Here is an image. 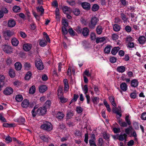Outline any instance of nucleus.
Returning a JSON list of instances; mask_svg holds the SVG:
<instances>
[{"mask_svg": "<svg viewBox=\"0 0 146 146\" xmlns=\"http://www.w3.org/2000/svg\"><path fill=\"white\" fill-rule=\"evenodd\" d=\"M11 42L12 45L15 46H17L19 44L18 40L15 38H13Z\"/></svg>", "mask_w": 146, "mask_h": 146, "instance_id": "412c9836", "label": "nucleus"}, {"mask_svg": "<svg viewBox=\"0 0 146 146\" xmlns=\"http://www.w3.org/2000/svg\"><path fill=\"white\" fill-rule=\"evenodd\" d=\"M5 140L7 143H9L12 141V139L10 136L8 135L5 138Z\"/></svg>", "mask_w": 146, "mask_h": 146, "instance_id": "79ce46f5", "label": "nucleus"}, {"mask_svg": "<svg viewBox=\"0 0 146 146\" xmlns=\"http://www.w3.org/2000/svg\"><path fill=\"white\" fill-rule=\"evenodd\" d=\"M73 12L75 15L78 16L80 15V11L79 9H75L73 10Z\"/></svg>", "mask_w": 146, "mask_h": 146, "instance_id": "f704fd0d", "label": "nucleus"}, {"mask_svg": "<svg viewBox=\"0 0 146 146\" xmlns=\"http://www.w3.org/2000/svg\"><path fill=\"white\" fill-rule=\"evenodd\" d=\"M13 92V89L10 87H7L3 91L4 94L6 95H10Z\"/></svg>", "mask_w": 146, "mask_h": 146, "instance_id": "423d86ee", "label": "nucleus"}, {"mask_svg": "<svg viewBox=\"0 0 146 146\" xmlns=\"http://www.w3.org/2000/svg\"><path fill=\"white\" fill-rule=\"evenodd\" d=\"M138 80L135 79L132 80L131 82V86L133 87H137L138 86Z\"/></svg>", "mask_w": 146, "mask_h": 146, "instance_id": "4468645a", "label": "nucleus"}, {"mask_svg": "<svg viewBox=\"0 0 146 146\" xmlns=\"http://www.w3.org/2000/svg\"><path fill=\"white\" fill-rule=\"evenodd\" d=\"M24 66L26 69L29 70L31 67V64L29 63L26 62L24 64Z\"/></svg>", "mask_w": 146, "mask_h": 146, "instance_id": "de8ad7c7", "label": "nucleus"}, {"mask_svg": "<svg viewBox=\"0 0 146 146\" xmlns=\"http://www.w3.org/2000/svg\"><path fill=\"white\" fill-rule=\"evenodd\" d=\"M118 36L117 35L113 34L112 36V38L113 40H116L118 38Z\"/></svg>", "mask_w": 146, "mask_h": 146, "instance_id": "680f3d73", "label": "nucleus"}, {"mask_svg": "<svg viewBox=\"0 0 146 146\" xmlns=\"http://www.w3.org/2000/svg\"><path fill=\"white\" fill-rule=\"evenodd\" d=\"M62 10L63 12L65 13L66 11H72V9L67 6H64L62 7Z\"/></svg>", "mask_w": 146, "mask_h": 146, "instance_id": "c756f323", "label": "nucleus"}, {"mask_svg": "<svg viewBox=\"0 0 146 146\" xmlns=\"http://www.w3.org/2000/svg\"><path fill=\"white\" fill-rule=\"evenodd\" d=\"M125 30L127 32H130L131 31V28L129 26L127 25L125 27Z\"/></svg>", "mask_w": 146, "mask_h": 146, "instance_id": "4d7b16f0", "label": "nucleus"}, {"mask_svg": "<svg viewBox=\"0 0 146 146\" xmlns=\"http://www.w3.org/2000/svg\"><path fill=\"white\" fill-rule=\"evenodd\" d=\"M62 89L61 88H59L58 90V98L59 97L62 96L63 95V93L62 92Z\"/></svg>", "mask_w": 146, "mask_h": 146, "instance_id": "58836bf2", "label": "nucleus"}, {"mask_svg": "<svg viewBox=\"0 0 146 146\" xmlns=\"http://www.w3.org/2000/svg\"><path fill=\"white\" fill-rule=\"evenodd\" d=\"M32 47L31 44H23V49L26 51H29Z\"/></svg>", "mask_w": 146, "mask_h": 146, "instance_id": "1a4fd4ad", "label": "nucleus"}, {"mask_svg": "<svg viewBox=\"0 0 146 146\" xmlns=\"http://www.w3.org/2000/svg\"><path fill=\"white\" fill-rule=\"evenodd\" d=\"M15 69L17 70H20L22 68V64L19 62H16L15 64Z\"/></svg>", "mask_w": 146, "mask_h": 146, "instance_id": "f3484780", "label": "nucleus"}, {"mask_svg": "<svg viewBox=\"0 0 146 146\" xmlns=\"http://www.w3.org/2000/svg\"><path fill=\"white\" fill-rule=\"evenodd\" d=\"M40 127L41 129L48 131H50L52 129L51 124L47 122L41 125Z\"/></svg>", "mask_w": 146, "mask_h": 146, "instance_id": "f257e3e1", "label": "nucleus"}, {"mask_svg": "<svg viewBox=\"0 0 146 146\" xmlns=\"http://www.w3.org/2000/svg\"><path fill=\"white\" fill-rule=\"evenodd\" d=\"M46 111V109L45 107H41L38 108L36 111L37 113L39 115L45 114Z\"/></svg>", "mask_w": 146, "mask_h": 146, "instance_id": "20e7f679", "label": "nucleus"}, {"mask_svg": "<svg viewBox=\"0 0 146 146\" xmlns=\"http://www.w3.org/2000/svg\"><path fill=\"white\" fill-rule=\"evenodd\" d=\"M82 7L85 10L88 11L90 9V4L87 2H83L81 3Z\"/></svg>", "mask_w": 146, "mask_h": 146, "instance_id": "0eeeda50", "label": "nucleus"}, {"mask_svg": "<svg viewBox=\"0 0 146 146\" xmlns=\"http://www.w3.org/2000/svg\"><path fill=\"white\" fill-rule=\"evenodd\" d=\"M127 136L125 133H124L123 135H120L118 137V139L120 141H123L124 139H125Z\"/></svg>", "mask_w": 146, "mask_h": 146, "instance_id": "b1692460", "label": "nucleus"}, {"mask_svg": "<svg viewBox=\"0 0 146 146\" xmlns=\"http://www.w3.org/2000/svg\"><path fill=\"white\" fill-rule=\"evenodd\" d=\"M133 39L131 36H128L126 38V41L129 42H131L133 40Z\"/></svg>", "mask_w": 146, "mask_h": 146, "instance_id": "774afa93", "label": "nucleus"}, {"mask_svg": "<svg viewBox=\"0 0 146 146\" xmlns=\"http://www.w3.org/2000/svg\"><path fill=\"white\" fill-rule=\"evenodd\" d=\"M125 120L129 125H131V123L129 119V116H127L126 117Z\"/></svg>", "mask_w": 146, "mask_h": 146, "instance_id": "69168bd1", "label": "nucleus"}, {"mask_svg": "<svg viewBox=\"0 0 146 146\" xmlns=\"http://www.w3.org/2000/svg\"><path fill=\"white\" fill-rule=\"evenodd\" d=\"M99 9V6L97 4H94L92 6V11L95 12L97 11Z\"/></svg>", "mask_w": 146, "mask_h": 146, "instance_id": "7c9ffc66", "label": "nucleus"}, {"mask_svg": "<svg viewBox=\"0 0 146 146\" xmlns=\"http://www.w3.org/2000/svg\"><path fill=\"white\" fill-rule=\"evenodd\" d=\"M141 118L143 120H146V112L143 113L141 114Z\"/></svg>", "mask_w": 146, "mask_h": 146, "instance_id": "864d4df0", "label": "nucleus"}, {"mask_svg": "<svg viewBox=\"0 0 146 146\" xmlns=\"http://www.w3.org/2000/svg\"><path fill=\"white\" fill-rule=\"evenodd\" d=\"M62 31L64 35H66L68 33V31L66 28L65 27H62Z\"/></svg>", "mask_w": 146, "mask_h": 146, "instance_id": "e2e57ef3", "label": "nucleus"}, {"mask_svg": "<svg viewBox=\"0 0 146 146\" xmlns=\"http://www.w3.org/2000/svg\"><path fill=\"white\" fill-rule=\"evenodd\" d=\"M83 90L84 91V94H86L87 93L88 91V86L87 85H85L84 86Z\"/></svg>", "mask_w": 146, "mask_h": 146, "instance_id": "8fccbe9b", "label": "nucleus"}, {"mask_svg": "<svg viewBox=\"0 0 146 146\" xmlns=\"http://www.w3.org/2000/svg\"><path fill=\"white\" fill-rule=\"evenodd\" d=\"M9 74L11 78H13L15 76V73L13 70L10 69L9 71Z\"/></svg>", "mask_w": 146, "mask_h": 146, "instance_id": "4be33fe9", "label": "nucleus"}, {"mask_svg": "<svg viewBox=\"0 0 146 146\" xmlns=\"http://www.w3.org/2000/svg\"><path fill=\"white\" fill-rule=\"evenodd\" d=\"M76 110L78 113H80L83 111V109L81 107H77Z\"/></svg>", "mask_w": 146, "mask_h": 146, "instance_id": "ea45409f", "label": "nucleus"}, {"mask_svg": "<svg viewBox=\"0 0 146 146\" xmlns=\"http://www.w3.org/2000/svg\"><path fill=\"white\" fill-rule=\"evenodd\" d=\"M37 11L38 12H40L41 13V15H42L44 13V9L43 8L42 6L40 7H36Z\"/></svg>", "mask_w": 146, "mask_h": 146, "instance_id": "72a5a7b5", "label": "nucleus"}, {"mask_svg": "<svg viewBox=\"0 0 146 146\" xmlns=\"http://www.w3.org/2000/svg\"><path fill=\"white\" fill-rule=\"evenodd\" d=\"M120 29L121 27L118 25H114L113 27V29L116 32H118L120 30Z\"/></svg>", "mask_w": 146, "mask_h": 146, "instance_id": "c9c22d12", "label": "nucleus"}, {"mask_svg": "<svg viewBox=\"0 0 146 146\" xmlns=\"http://www.w3.org/2000/svg\"><path fill=\"white\" fill-rule=\"evenodd\" d=\"M5 77L4 75L0 74V91L1 88L4 85L5 83Z\"/></svg>", "mask_w": 146, "mask_h": 146, "instance_id": "6e6552de", "label": "nucleus"}, {"mask_svg": "<svg viewBox=\"0 0 146 146\" xmlns=\"http://www.w3.org/2000/svg\"><path fill=\"white\" fill-rule=\"evenodd\" d=\"M132 129V127L131 126H129L128 127L125 129V131L127 134H129V133L130 131Z\"/></svg>", "mask_w": 146, "mask_h": 146, "instance_id": "09e8293b", "label": "nucleus"}, {"mask_svg": "<svg viewBox=\"0 0 146 146\" xmlns=\"http://www.w3.org/2000/svg\"><path fill=\"white\" fill-rule=\"evenodd\" d=\"M104 52L107 54H109L110 53V45H108L104 49Z\"/></svg>", "mask_w": 146, "mask_h": 146, "instance_id": "49530a36", "label": "nucleus"}, {"mask_svg": "<svg viewBox=\"0 0 146 146\" xmlns=\"http://www.w3.org/2000/svg\"><path fill=\"white\" fill-rule=\"evenodd\" d=\"M82 34L84 36H87L89 35V29L86 27L84 28L82 30Z\"/></svg>", "mask_w": 146, "mask_h": 146, "instance_id": "ddd939ff", "label": "nucleus"}, {"mask_svg": "<svg viewBox=\"0 0 146 146\" xmlns=\"http://www.w3.org/2000/svg\"><path fill=\"white\" fill-rule=\"evenodd\" d=\"M40 138L45 142H48V141L49 139L47 136H45L44 135H42L40 136Z\"/></svg>", "mask_w": 146, "mask_h": 146, "instance_id": "e433bc0d", "label": "nucleus"}, {"mask_svg": "<svg viewBox=\"0 0 146 146\" xmlns=\"http://www.w3.org/2000/svg\"><path fill=\"white\" fill-rule=\"evenodd\" d=\"M36 67L38 69L42 70L44 68V66L42 63L41 60H39L38 61H36L35 62Z\"/></svg>", "mask_w": 146, "mask_h": 146, "instance_id": "39448f33", "label": "nucleus"}, {"mask_svg": "<svg viewBox=\"0 0 146 146\" xmlns=\"http://www.w3.org/2000/svg\"><path fill=\"white\" fill-rule=\"evenodd\" d=\"M3 51L6 53L10 54L12 52V48L11 46L8 45H5L2 46Z\"/></svg>", "mask_w": 146, "mask_h": 146, "instance_id": "7ed1b4c3", "label": "nucleus"}, {"mask_svg": "<svg viewBox=\"0 0 146 146\" xmlns=\"http://www.w3.org/2000/svg\"><path fill=\"white\" fill-rule=\"evenodd\" d=\"M98 21V19L96 17H92L90 22L88 24L90 28L91 29H94Z\"/></svg>", "mask_w": 146, "mask_h": 146, "instance_id": "f03ea898", "label": "nucleus"}, {"mask_svg": "<svg viewBox=\"0 0 146 146\" xmlns=\"http://www.w3.org/2000/svg\"><path fill=\"white\" fill-rule=\"evenodd\" d=\"M35 87L34 85L32 86L30 88L29 90V93L30 94H33L35 92Z\"/></svg>", "mask_w": 146, "mask_h": 146, "instance_id": "393cba45", "label": "nucleus"}, {"mask_svg": "<svg viewBox=\"0 0 146 146\" xmlns=\"http://www.w3.org/2000/svg\"><path fill=\"white\" fill-rule=\"evenodd\" d=\"M120 48L119 47H114L111 50V53L113 55H115L119 50Z\"/></svg>", "mask_w": 146, "mask_h": 146, "instance_id": "6ab92c4d", "label": "nucleus"}, {"mask_svg": "<svg viewBox=\"0 0 146 146\" xmlns=\"http://www.w3.org/2000/svg\"><path fill=\"white\" fill-rule=\"evenodd\" d=\"M32 75L31 72V71L28 72L26 74L25 77V79L26 80H29L31 78V77Z\"/></svg>", "mask_w": 146, "mask_h": 146, "instance_id": "cd10ccee", "label": "nucleus"}, {"mask_svg": "<svg viewBox=\"0 0 146 146\" xmlns=\"http://www.w3.org/2000/svg\"><path fill=\"white\" fill-rule=\"evenodd\" d=\"M138 41L140 44H143L146 41V38L144 36H141L139 37Z\"/></svg>", "mask_w": 146, "mask_h": 146, "instance_id": "9d476101", "label": "nucleus"}, {"mask_svg": "<svg viewBox=\"0 0 146 146\" xmlns=\"http://www.w3.org/2000/svg\"><path fill=\"white\" fill-rule=\"evenodd\" d=\"M15 24V22L13 19H11L8 21V26L9 27H13Z\"/></svg>", "mask_w": 146, "mask_h": 146, "instance_id": "dca6fc26", "label": "nucleus"}, {"mask_svg": "<svg viewBox=\"0 0 146 146\" xmlns=\"http://www.w3.org/2000/svg\"><path fill=\"white\" fill-rule=\"evenodd\" d=\"M117 71L120 72H123L125 70V67L123 66H121L117 67Z\"/></svg>", "mask_w": 146, "mask_h": 146, "instance_id": "bb28decb", "label": "nucleus"}, {"mask_svg": "<svg viewBox=\"0 0 146 146\" xmlns=\"http://www.w3.org/2000/svg\"><path fill=\"white\" fill-rule=\"evenodd\" d=\"M89 143L90 146H97L94 140H89Z\"/></svg>", "mask_w": 146, "mask_h": 146, "instance_id": "3c124183", "label": "nucleus"}, {"mask_svg": "<svg viewBox=\"0 0 146 146\" xmlns=\"http://www.w3.org/2000/svg\"><path fill=\"white\" fill-rule=\"evenodd\" d=\"M58 98L60 99V102L62 103H65L67 101V99L63 96L59 97Z\"/></svg>", "mask_w": 146, "mask_h": 146, "instance_id": "a19ab883", "label": "nucleus"}, {"mask_svg": "<svg viewBox=\"0 0 146 146\" xmlns=\"http://www.w3.org/2000/svg\"><path fill=\"white\" fill-rule=\"evenodd\" d=\"M68 32L70 35L72 36L75 35L74 33H75L72 29V28H70L68 29Z\"/></svg>", "mask_w": 146, "mask_h": 146, "instance_id": "6e6d98bb", "label": "nucleus"}, {"mask_svg": "<svg viewBox=\"0 0 146 146\" xmlns=\"http://www.w3.org/2000/svg\"><path fill=\"white\" fill-rule=\"evenodd\" d=\"M6 63L7 65H10L11 63V59L9 58H7L6 60Z\"/></svg>", "mask_w": 146, "mask_h": 146, "instance_id": "0e129e2a", "label": "nucleus"}, {"mask_svg": "<svg viewBox=\"0 0 146 146\" xmlns=\"http://www.w3.org/2000/svg\"><path fill=\"white\" fill-rule=\"evenodd\" d=\"M47 88L46 85H42L39 88V91L40 93H43L47 90Z\"/></svg>", "mask_w": 146, "mask_h": 146, "instance_id": "f8f14e48", "label": "nucleus"}, {"mask_svg": "<svg viewBox=\"0 0 146 146\" xmlns=\"http://www.w3.org/2000/svg\"><path fill=\"white\" fill-rule=\"evenodd\" d=\"M103 136L104 138L107 140L109 139V135H108L106 132H104L103 133Z\"/></svg>", "mask_w": 146, "mask_h": 146, "instance_id": "a18cd8bd", "label": "nucleus"}, {"mask_svg": "<svg viewBox=\"0 0 146 146\" xmlns=\"http://www.w3.org/2000/svg\"><path fill=\"white\" fill-rule=\"evenodd\" d=\"M117 58L114 57H111L110 56V62L111 63H114L116 62Z\"/></svg>", "mask_w": 146, "mask_h": 146, "instance_id": "13d9d810", "label": "nucleus"}, {"mask_svg": "<svg viewBox=\"0 0 146 146\" xmlns=\"http://www.w3.org/2000/svg\"><path fill=\"white\" fill-rule=\"evenodd\" d=\"M82 28L79 26H78L76 28V31L79 33H82Z\"/></svg>", "mask_w": 146, "mask_h": 146, "instance_id": "603ef678", "label": "nucleus"}, {"mask_svg": "<svg viewBox=\"0 0 146 146\" xmlns=\"http://www.w3.org/2000/svg\"><path fill=\"white\" fill-rule=\"evenodd\" d=\"M120 87L121 90L123 91H126L127 89V85L125 82H123L121 84Z\"/></svg>", "mask_w": 146, "mask_h": 146, "instance_id": "aec40b11", "label": "nucleus"}, {"mask_svg": "<svg viewBox=\"0 0 146 146\" xmlns=\"http://www.w3.org/2000/svg\"><path fill=\"white\" fill-rule=\"evenodd\" d=\"M91 99L92 102L95 103L97 102V100H99V98L97 97H92Z\"/></svg>", "mask_w": 146, "mask_h": 146, "instance_id": "052dcab7", "label": "nucleus"}, {"mask_svg": "<svg viewBox=\"0 0 146 146\" xmlns=\"http://www.w3.org/2000/svg\"><path fill=\"white\" fill-rule=\"evenodd\" d=\"M29 104V101L27 99L24 100L21 103V106L24 108H26L28 107Z\"/></svg>", "mask_w": 146, "mask_h": 146, "instance_id": "9b49d317", "label": "nucleus"}, {"mask_svg": "<svg viewBox=\"0 0 146 146\" xmlns=\"http://www.w3.org/2000/svg\"><path fill=\"white\" fill-rule=\"evenodd\" d=\"M47 42L46 41L45 38L41 39L39 43L40 45L42 47H44L47 45Z\"/></svg>", "mask_w": 146, "mask_h": 146, "instance_id": "2eb2a0df", "label": "nucleus"}, {"mask_svg": "<svg viewBox=\"0 0 146 146\" xmlns=\"http://www.w3.org/2000/svg\"><path fill=\"white\" fill-rule=\"evenodd\" d=\"M84 74L86 75L88 77H90L91 76V74L89 73V70H86L84 72Z\"/></svg>", "mask_w": 146, "mask_h": 146, "instance_id": "338daca9", "label": "nucleus"}, {"mask_svg": "<svg viewBox=\"0 0 146 146\" xmlns=\"http://www.w3.org/2000/svg\"><path fill=\"white\" fill-rule=\"evenodd\" d=\"M21 8L17 6H14L13 7V11L15 13L19 12L20 11Z\"/></svg>", "mask_w": 146, "mask_h": 146, "instance_id": "473e14b6", "label": "nucleus"}, {"mask_svg": "<svg viewBox=\"0 0 146 146\" xmlns=\"http://www.w3.org/2000/svg\"><path fill=\"white\" fill-rule=\"evenodd\" d=\"M134 141L133 140H131L127 142V145L128 146H132L134 145Z\"/></svg>", "mask_w": 146, "mask_h": 146, "instance_id": "bf43d9fd", "label": "nucleus"}, {"mask_svg": "<svg viewBox=\"0 0 146 146\" xmlns=\"http://www.w3.org/2000/svg\"><path fill=\"white\" fill-rule=\"evenodd\" d=\"M102 27L100 26H98L96 28L97 33L98 35H100L102 31Z\"/></svg>", "mask_w": 146, "mask_h": 146, "instance_id": "a878e982", "label": "nucleus"}, {"mask_svg": "<svg viewBox=\"0 0 146 146\" xmlns=\"http://www.w3.org/2000/svg\"><path fill=\"white\" fill-rule=\"evenodd\" d=\"M15 99L17 102H20L23 100V98L21 95L18 94L16 96Z\"/></svg>", "mask_w": 146, "mask_h": 146, "instance_id": "c85d7f7f", "label": "nucleus"}, {"mask_svg": "<svg viewBox=\"0 0 146 146\" xmlns=\"http://www.w3.org/2000/svg\"><path fill=\"white\" fill-rule=\"evenodd\" d=\"M103 143V139L102 138H99L98 140V146H102Z\"/></svg>", "mask_w": 146, "mask_h": 146, "instance_id": "37998d69", "label": "nucleus"}, {"mask_svg": "<svg viewBox=\"0 0 146 146\" xmlns=\"http://www.w3.org/2000/svg\"><path fill=\"white\" fill-rule=\"evenodd\" d=\"M45 107L46 108H49L50 107L51 104V102L50 100L47 101L45 103Z\"/></svg>", "mask_w": 146, "mask_h": 146, "instance_id": "5fc2aeb1", "label": "nucleus"}, {"mask_svg": "<svg viewBox=\"0 0 146 146\" xmlns=\"http://www.w3.org/2000/svg\"><path fill=\"white\" fill-rule=\"evenodd\" d=\"M13 34V33L11 32L10 30H7L6 31H5L4 33V36L7 35L9 37L11 36Z\"/></svg>", "mask_w": 146, "mask_h": 146, "instance_id": "a211bd4d", "label": "nucleus"}, {"mask_svg": "<svg viewBox=\"0 0 146 146\" xmlns=\"http://www.w3.org/2000/svg\"><path fill=\"white\" fill-rule=\"evenodd\" d=\"M104 103L105 106L107 108L108 111L110 112V106L109 104H108L107 102L105 100H104Z\"/></svg>", "mask_w": 146, "mask_h": 146, "instance_id": "c03bdc74", "label": "nucleus"}, {"mask_svg": "<svg viewBox=\"0 0 146 146\" xmlns=\"http://www.w3.org/2000/svg\"><path fill=\"white\" fill-rule=\"evenodd\" d=\"M121 17L122 19L123 20L124 23L127 22L128 18L126 17L124 13H121Z\"/></svg>", "mask_w": 146, "mask_h": 146, "instance_id": "4c0bfd02", "label": "nucleus"}, {"mask_svg": "<svg viewBox=\"0 0 146 146\" xmlns=\"http://www.w3.org/2000/svg\"><path fill=\"white\" fill-rule=\"evenodd\" d=\"M64 117V115L62 112H58L57 114L56 117L59 119H62Z\"/></svg>", "mask_w": 146, "mask_h": 146, "instance_id": "2f4dec72", "label": "nucleus"}, {"mask_svg": "<svg viewBox=\"0 0 146 146\" xmlns=\"http://www.w3.org/2000/svg\"><path fill=\"white\" fill-rule=\"evenodd\" d=\"M105 40L104 37H98L96 38V42L97 43H101L103 42Z\"/></svg>", "mask_w": 146, "mask_h": 146, "instance_id": "5701e85b", "label": "nucleus"}]
</instances>
